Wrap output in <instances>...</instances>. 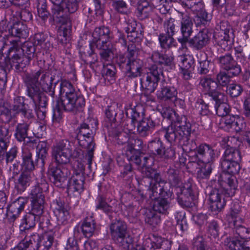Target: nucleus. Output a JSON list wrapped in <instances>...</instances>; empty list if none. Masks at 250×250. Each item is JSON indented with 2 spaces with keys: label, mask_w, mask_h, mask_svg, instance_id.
I'll return each instance as SVG.
<instances>
[{
  "label": "nucleus",
  "mask_w": 250,
  "mask_h": 250,
  "mask_svg": "<svg viewBox=\"0 0 250 250\" xmlns=\"http://www.w3.org/2000/svg\"><path fill=\"white\" fill-rule=\"evenodd\" d=\"M240 161L221 159L220 165L222 170L229 175H234L240 169ZM219 181V187L211 190L209 194L210 208L212 211H220L226 205L225 197L233 196L236 190L234 178L230 175L222 177Z\"/></svg>",
  "instance_id": "nucleus-1"
},
{
  "label": "nucleus",
  "mask_w": 250,
  "mask_h": 250,
  "mask_svg": "<svg viewBox=\"0 0 250 250\" xmlns=\"http://www.w3.org/2000/svg\"><path fill=\"white\" fill-rule=\"evenodd\" d=\"M72 150L71 142L68 140L60 141L52 148V157L58 165L50 166L48 175L50 181L56 187H62L67 181L69 171L61 165H66L69 162Z\"/></svg>",
  "instance_id": "nucleus-2"
},
{
  "label": "nucleus",
  "mask_w": 250,
  "mask_h": 250,
  "mask_svg": "<svg viewBox=\"0 0 250 250\" xmlns=\"http://www.w3.org/2000/svg\"><path fill=\"white\" fill-rule=\"evenodd\" d=\"M23 80L27 86L28 96L35 104L44 106L47 101L46 97L41 91L39 85L45 91L50 92L51 96L53 97L55 94L54 87L57 83H54L53 86L54 78L45 73L42 69L25 74Z\"/></svg>",
  "instance_id": "nucleus-3"
},
{
  "label": "nucleus",
  "mask_w": 250,
  "mask_h": 250,
  "mask_svg": "<svg viewBox=\"0 0 250 250\" xmlns=\"http://www.w3.org/2000/svg\"><path fill=\"white\" fill-rule=\"evenodd\" d=\"M10 42L12 46L8 50V57L11 67L18 72L24 71L35 56V45L32 42H26L21 47L19 41L12 40Z\"/></svg>",
  "instance_id": "nucleus-4"
},
{
  "label": "nucleus",
  "mask_w": 250,
  "mask_h": 250,
  "mask_svg": "<svg viewBox=\"0 0 250 250\" xmlns=\"http://www.w3.org/2000/svg\"><path fill=\"white\" fill-rule=\"evenodd\" d=\"M60 100L57 103L63 110L76 112L85 104L83 97L69 81L62 80L60 85Z\"/></svg>",
  "instance_id": "nucleus-5"
},
{
  "label": "nucleus",
  "mask_w": 250,
  "mask_h": 250,
  "mask_svg": "<svg viewBox=\"0 0 250 250\" xmlns=\"http://www.w3.org/2000/svg\"><path fill=\"white\" fill-rule=\"evenodd\" d=\"M148 70L149 72L141 75L140 79L141 88L148 94L155 91L163 74L162 68L156 64H152Z\"/></svg>",
  "instance_id": "nucleus-6"
},
{
  "label": "nucleus",
  "mask_w": 250,
  "mask_h": 250,
  "mask_svg": "<svg viewBox=\"0 0 250 250\" xmlns=\"http://www.w3.org/2000/svg\"><path fill=\"white\" fill-rule=\"evenodd\" d=\"M112 237L116 243L124 249H129L133 242V238L127 230L126 224L121 220H116L110 225Z\"/></svg>",
  "instance_id": "nucleus-7"
},
{
  "label": "nucleus",
  "mask_w": 250,
  "mask_h": 250,
  "mask_svg": "<svg viewBox=\"0 0 250 250\" xmlns=\"http://www.w3.org/2000/svg\"><path fill=\"white\" fill-rule=\"evenodd\" d=\"M117 63L128 77L134 78L141 76L144 66L142 60L134 57L125 58V55H120L117 57Z\"/></svg>",
  "instance_id": "nucleus-8"
},
{
  "label": "nucleus",
  "mask_w": 250,
  "mask_h": 250,
  "mask_svg": "<svg viewBox=\"0 0 250 250\" xmlns=\"http://www.w3.org/2000/svg\"><path fill=\"white\" fill-rule=\"evenodd\" d=\"M84 167L81 163L77 162L73 167V174L68 181L67 192L69 195L77 196L83 191Z\"/></svg>",
  "instance_id": "nucleus-9"
},
{
  "label": "nucleus",
  "mask_w": 250,
  "mask_h": 250,
  "mask_svg": "<svg viewBox=\"0 0 250 250\" xmlns=\"http://www.w3.org/2000/svg\"><path fill=\"white\" fill-rule=\"evenodd\" d=\"M188 123L186 118H183L181 120H177L175 122H172L166 129L165 137L166 139L171 144L179 145L184 138V128L186 127Z\"/></svg>",
  "instance_id": "nucleus-10"
},
{
  "label": "nucleus",
  "mask_w": 250,
  "mask_h": 250,
  "mask_svg": "<svg viewBox=\"0 0 250 250\" xmlns=\"http://www.w3.org/2000/svg\"><path fill=\"white\" fill-rule=\"evenodd\" d=\"M147 194L153 199L160 197H170L172 191L170 190L169 185L160 177V180L150 181Z\"/></svg>",
  "instance_id": "nucleus-11"
},
{
  "label": "nucleus",
  "mask_w": 250,
  "mask_h": 250,
  "mask_svg": "<svg viewBox=\"0 0 250 250\" xmlns=\"http://www.w3.org/2000/svg\"><path fill=\"white\" fill-rule=\"evenodd\" d=\"M220 67L231 76H237L241 72V68L230 53H227L216 59Z\"/></svg>",
  "instance_id": "nucleus-12"
},
{
  "label": "nucleus",
  "mask_w": 250,
  "mask_h": 250,
  "mask_svg": "<svg viewBox=\"0 0 250 250\" xmlns=\"http://www.w3.org/2000/svg\"><path fill=\"white\" fill-rule=\"evenodd\" d=\"M78 5V0H64L60 5L53 7V17L70 18V14L77 10Z\"/></svg>",
  "instance_id": "nucleus-13"
},
{
  "label": "nucleus",
  "mask_w": 250,
  "mask_h": 250,
  "mask_svg": "<svg viewBox=\"0 0 250 250\" xmlns=\"http://www.w3.org/2000/svg\"><path fill=\"white\" fill-rule=\"evenodd\" d=\"M118 136V143L127 144L126 150L130 153L134 154L136 151H139L144 148L143 141L133 134H125L120 133Z\"/></svg>",
  "instance_id": "nucleus-14"
},
{
  "label": "nucleus",
  "mask_w": 250,
  "mask_h": 250,
  "mask_svg": "<svg viewBox=\"0 0 250 250\" xmlns=\"http://www.w3.org/2000/svg\"><path fill=\"white\" fill-rule=\"evenodd\" d=\"M147 147L152 154L160 158H169L175 155V151L171 147L165 149L163 142L159 138L149 142Z\"/></svg>",
  "instance_id": "nucleus-15"
},
{
  "label": "nucleus",
  "mask_w": 250,
  "mask_h": 250,
  "mask_svg": "<svg viewBox=\"0 0 250 250\" xmlns=\"http://www.w3.org/2000/svg\"><path fill=\"white\" fill-rule=\"evenodd\" d=\"M200 85L202 86L203 91L205 94L214 98L222 99L224 94L219 92L217 82L210 77L206 76L201 78Z\"/></svg>",
  "instance_id": "nucleus-16"
},
{
  "label": "nucleus",
  "mask_w": 250,
  "mask_h": 250,
  "mask_svg": "<svg viewBox=\"0 0 250 250\" xmlns=\"http://www.w3.org/2000/svg\"><path fill=\"white\" fill-rule=\"evenodd\" d=\"M61 26L58 31V39L62 44H66L69 40L71 31L70 18L53 17Z\"/></svg>",
  "instance_id": "nucleus-17"
},
{
  "label": "nucleus",
  "mask_w": 250,
  "mask_h": 250,
  "mask_svg": "<svg viewBox=\"0 0 250 250\" xmlns=\"http://www.w3.org/2000/svg\"><path fill=\"white\" fill-rule=\"evenodd\" d=\"M171 245V241L154 235L146 239L143 242V245L146 250H170Z\"/></svg>",
  "instance_id": "nucleus-18"
},
{
  "label": "nucleus",
  "mask_w": 250,
  "mask_h": 250,
  "mask_svg": "<svg viewBox=\"0 0 250 250\" xmlns=\"http://www.w3.org/2000/svg\"><path fill=\"white\" fill-rule=\"evenodd\" d=\"M79 146L87 150L86 158L87 159L88 164L90 166L93 158L94 151L95 148V143L94 142V135L77 136Z\"/></svg>",
  "instance_id": "nucleus-19"
},
{
  "label": "nucleus",
  "mask_w": 250,
  "mask_h": 250,
  "mask_svg": "<svg viewBox=\"0 0 250 250\" xmlns=\"http://www.w3.org/2000/svg\"><path fill=\"white\" fill-rule=\"evenodd\" d=\"M210 36L208 29H203L188 41L189 46L196 50H201L209 42Z\"/></svg>",
  "instance_id": "nucleus-20"
},
{
  "label": "nucleus",
  "mask_w": 250,
  "mask_h": 250,
  "mask_svg": "<svg viewBox=\"0 0 250 250\" xmlns=\"http://www.w3.org/2000/svg\"><path fill=\"white\" fill-rule=\"evenodd\" d=\"M54 213L59 225H65L69 223L70 214L67 205L60 201L54 203Z\"/></svg>",
  "instance_id": "nucleus-21"
},
{
  "label": "nucleus",
  "mask_w": 250,
  "mask_h": 250,
  "mask_svg": "<svg viewBox=\"0 0 250 250\" xmlns=\"http://www.w3.org/2000/svg\"><path fill=\"white\" fill-rule=\"evenodd\" d=\"M27 203L26 198L20 197L9 205L7 208V215L9 219L15 220L23 210Z\"/></svg>",
  "instance_id": "nucleus-22"
},
{
  "label": "nucleus",
  "mask_w": 250,
  "mask_h": 250,
  "mask_svg": "<svg viewBox=\"0 0 250 250\" xmlns=\"http://www.w3.org/2000/svg\"><path fill=\"white\" fill-rule=\"evenodd\" d=\"M197 157L202 163H212L214 160V150L208 144H201L197 148Z\"/></svg>",
  "instance_id": "nucleus-23"
},
{
  "label": "nucleus",
  "mask_w": 250,
  "mask_h": 250,
  "mask_svg": "<svg viewBox=\"0 0 250 250\" xmlns=\"http://www.w3.org/2000/svg\"><path fill=\"white\" fill-rule=\"evenodd\" d=\"M93 37L97 42V46L107 44L112 39L113 35L107 27L102 26L96 28L93 33Z\"/></svg>",
  "instance_id": "nucleus-24"
},
{
  "label": "nucleus",
  "mask_w": 250,
  "mask_h": 250,
  "mask_svg": "<svg viewBox=\"0 0 250 250\" xmlns=\"http://www.w3.org/2000/svg\"><path fill=\"white\" fill-rule=\"evenodd\" d=\"M178 92L176 88L173 86L163 85L157 91L156 95L158 99L162 101H173L177 99Z\"/></svg>",
  "instance_id": "nucleus-25"
},
{
  "label": "nucleus",
  "mask_w": 250,
  "mask_h": 250,
  "mask_svg": "<svg viewBox=\"0 0 250 250\" xmlns=\"http://www.w3.org/2000/svg\"><path fill=\"white\" fill-rule=\"evenodd\" d=\"M180 19V31L181 34L191 36L193 32V22L191 18L186 13L178 11Z\"/></svg>",
  "instance_id": "nucleus-26"
},
{
  "label": "nucleus",
  "mask_w": 250,
  "mask_h": 250,
  "mask_svg": "<svg viewBox=\"0 0 250 250\" xmlns=\"http://www.w3.org/2000/svg\"><path fill=\"white\" fill-rule=\"evenodd\" d=\"M115 107L113 106H108L105 110V114L106 118L104 120V126L107 127L109 132L114 135H119V131L114 128L116 126L115 122V116L117 114L114 110Z\"/></svg>",
  "instance_id": "nucleus-27"
},
{
  "label": "nucleus",
  "mask_w": 250,
  "mask_h": 250,
  "mask_svg": "<svg viewBox=\"0 0 250 250\" xmlns=\"http://www.w3.org/2000/svg\"><path fill=\"white\" fill-rule=\"evenodd\" d=\"M155 125V123L151 119L144 118L138 122L137 131L140 136L146 137L152 133Z\"/></svg>",
  "instance_id": "nucleus-28"
},
{
  "label": "nucleus",
  "mask_w": 250,
  "mask_h": 250,
  "mask_svg": "<svg viewBox=\"0 0 250 250\" xmlns=\"http://www.w3.org/2000/svg\"><path fill=\"white\" fill-rule=\"evenodd\" d=\"M191 127L190 123H188L186 127L184 128V138L179 144L185 152H190L195 149L197 150L198 147L196 146L195 142L189 139L191 130Z\"/></svg>",
  "instance_id": "nucleus-29"
},
{
  "label": "nucleus",
  "mask_w": 250,
  "mask_h": 250,
  "mask_svg": "<svg viewBox=\"0 0 250 250\" xmlns=\"http://www.w3.org/2000/svg\"><path fill=\"white\" fill-rule=\"evenodd\" d=\"M21 237L24 238L19 243L15 248L17 250H25L29 245L37 243L39 241L41 237L37 233H34L30 231L25 232V234H21Z\"/></svg>",
  "instance_id": "nucleus-30"
},
{
  "label": "nucleus",
  "mask_w": 250,
  "mask_h": 250,
  "mask_svg": "<svg viewBox=\"0 0 250 250\" xmlns=\"http://www.w3.org/2000/svg\"><path fill=\"white\" fill-rule=\"evenodd\" d=\"M8 32L12 36L19 38H26L29 33L27 26L21 21L13 23L8 29Z\"/></svg>",
  "instance_id": "nucleus-31"
},
{
  "label": "nucleus",
  "mask_w": 250,
  "mask_h": 250,
  "mask_svg": "<svg viewBox=\"0 0 250 250\" xmlns=\"http://www.w3.org/2000/svg\"><path fill=\"white\" fill-rule=\"evenodd\" d=\"M150 59L155 63L154 64L157 65L158 67L162 65L170 67L174 66L173 58L172 56L161 54L157 51L152 52Z\"/></svg>",
  "instance_id": "nucleus-32"
},
{
  "label": "nucleus",
  "mask_w": 250,
  "mask_h": 250,
  "mask_svg": "<svg viewBox=\"0 0 250 250\" xmlns=\"http://www.w3.org/2000/svg\"><path fill=\"white\" fill-rule=\"evenodd\" d=\"M38 218L31 213L26 214L21 220L20 226V234H25V232L30 231V229L35 226Z\"/></svg>",
  "instance_id": "nucleus-33"
},
{
  "label": "nucleus",
  "mask_w": 250,
  "mask_h": 250,
  "mask_svg": "<svg viewBox=\"0 0 250 250\" xmlns=\"http://www.w3.org/2000/svg\"><path fill=\"white\" fill-rule=\"evenodd\" d=\"M48 150L46 142L40 141L36 147V154L37 157L36 165L41 167L44 166L45 160L48 156Z\"/></svg>",
  "instance_id": "nucleus-34"
},
{
  "label": "nucleus",
  "mask_w": 250,
  "mask_h": 250,
  "mask_svg": "<svg viewBox=\"0 0 250 250\" xmlns=\"http://www.w3.org/2000/svg\"><path fill=\"white\" fill-rule=\"evenodd\" d=\"M12 109L17 113H21L25 117L28 119H31L34 117L32 111L26 109L23 97H16L14 99Z\"/></svg>",
  "instance_id": "nucleus-35"
},
{
  "label": "nucleus",
  "mask_w": 250,
  "mask_h": 250,
  "mask_svg": "<svg viewBox=\"0 0 250 250\" xmlns=\"http://www.w3.org/2000/svg\"><path fill=\"white\" fill-rule=\"evenodd\" d=\"M168 198L160 197L157 198H153L152 208L153 210L159 213H167L170 207V203L167 200Z\"/></svg>",
  "instance_id": "nucleus-36"
},
{
  "label": "nucleus",
  "mask_w": 250,
  "mask_h": 250,
  "mask_svg": "<svg viewBox=\"0 0 250 250\" xmlns=\"http://www.w3.org/2000/svg\"><path fill=\"white\" fill-rule=\"evenodd\" d=\"M31 123V122L28 120L26 122L23 121L22 123L17 124L14 134V136L17 141L22 142L24 141L25 139L27 138V132Z\"/></svg>",
  "instance_id": "nucleus-37"
},
{
  "label": "nucleus",
  "mask_w": 250,
  "mask_h": 250,
  "mask_svg": "<svg viewBox=\"0 0 250 250\" xmlns=\"http://www.w3.org/2000/svg\"><path fill=\"white\" fill-rule=\"evenodd\" d=\"M98 123L94 119H91L89 121V124L83 123L77 129V136H88L94 135L93 130H95L97 127Z\"/></svg>",
  "instance_id": "nucleus-38"
},
{
  "label": "nucleus",
  "mask_w": 250,
  "mask_h": 250,
  "mask_svg": "<svg viewBox=\"0 0 250 250\" xmlns=\"http://www.w3.org/2000/svg\"><path fill=\"white\" fill-rule=\"evenodd\" d=\"M31 180V174L28 171L21 173L19 178L15 182V188L20 192H23L29 186Z\"/></svg>",
  "instance_id": "nucleus-39"
},
{
  "label": "nucleus",
  "mask_w": 250,
  "mask_h": 250,
  "mask_svg": "<svg viewBox=\"0 0 250 250\" xmlns=\"http://www.w3.org/2000/svg\"><path fill=\"white\" fill-rule=\"evenodd\" d=\"M215 102V108L216 114L218 116L226 117L229 112V105L225 102L226 101V96L224 94L223 98L222 99H218V98L213 99Z\"/></svg>",
  "instance_id": "nucleus-40"
},
{
  "label": "nucleus",
  "mask_w": 250,
  "mask_h": 250,
  "mask_svg": "<svg viewBox=\"0 0 250 250\" xmlns=\"http://www.w3.org/2000/svg\"><path fill=\"white\" fill-rule=\"evenodd\" d=\"M81 228L83 234L86 237L92 236L96 228V223L93 217L89 216L85 217Z\"/></svg>",
  "instance_id": "nucleus-41"
},
{
  "label": "nucleus",
  "mask_w": 250,
  "mask_h": 250,
  "mask_svg": "<svg viewBox=\"0 0 250 250\" xmlns=\"http://www.w3.org/2000/svg\"><path fill=\"white\" fill-rule=\"evenodd\" d=\"M223 160L229 161H241V155L240 151L237 148L230 146L228 144L224 154L221 158Z\"/></svg>",
  "instance_id": "nucleus-42"
},
{
  "label": "nucleus",
  "mask_w": 250,
  "mask_h": 250,
  "mask_svg": "<svg viewBox=\"0 0 250 250\" xmlns=\"http://www.w3.org/2000/svg\"><path fill=\"white\" fill-rule=\"evenodd\" d=\"M230 224L234 227L233 232L235 237H239L242 239H250V229L237 224L236 221L231 222Z\"/></svg>",
  "instance_id": "nucleus-43"
},
{
  "label": "nucleus",
  "mask_w": 250,
  "mask_h": 250,
  "mask_svg": "<svg viewBox=\"0 0 250 250\" xmlns=\"http://www.w3.org/2000/svg\"><path fill=\"white\" fill-rule=\"evenodd\" d=\"M164 29L167 35L169 37H172L179 30L177 21L172 18H169L164 22Z\"/></svg>",
  "instance_id": "nucleus-44"
},
{
  "label": "nucleus",
  "mask_w": 250,
  "mask_h": 250,
  "mask_svg": "<svg viewBox=\"0 0 250 250\" xmlns=\"http://www.w3.org/2000/svg\"><path fill=\"white\" fill-rule=\"evenodd\" d=\"M152 4L161 14H167L169 10L170 4L177 0H150Z\"/></svg>",
  "instance_id": "nucleus-45"
},
{
  "label": "nucleus",
  "mask_w": 250,
  "mask_h": 250,
  "mask_svg": "<svg viewBox=\"0 0 250 250\" xmlns=\"http://www.w3.org/2000/svg\"><path fill=\"white\" fill-rule=\"evenodd\" d=\"M54 237L51 234H45L37 243V250H49L52 245Z\"/></svg>",
  "instance_id": "nucleus-46"
},
{
  "label": "nucleus",
  "mask_w": 250,
  "mask_h": 250,
  "mask_svg": "<svg viewBox=\"0 0 250 250\" xmlns=\"http://www.w3.org/2000/svg\"><path fill=\"white\" fill-rule=\"evenodd\" d=\"M167 178L169 184L176 188L182 185L181 178L179 176V171L178 170L169 168L167 172Z\"/></svg>",
  "instance_id": "nucleus-47"
},
{
  "label": "nucleus",
  "mask_w": 250,
  "mask_h": 250,
  "mask_svg": "<svg viewBox=\"0 0 250 250\" xmlns=\"http://www.w3.org/2000/svg\"><path fill=\"white\" fill-rule=\"evenodd\" d=\"M225 245L229 250H246V242L235 238H227Z\"/></svg>",
  "instance_id": "nucleus-48"
},
{
  "label": "nucleus",
  "mask_w": 250,
  "mask_h": 250,
  "mask_svg": "<svg viewBox=\"0 0 250 250\" xmlns=\"http://www.w3.org/2000/svg\"><path fill=\"white\" fill-rule=\"evenodd\" d=\"M181 5L185 8L190 9L194 13L200 11L204 8L202 0H187Z\"/></svg>",
  "instance_id": "nucleus-49"
},
{
  "label": "nucleus",
  "mask_w": 250,
  "mask_h": 250,
  "mask_svg": "<svg viewBox=\"0 0 250 250\" xmlns=\"http://www.w3.org/2000/svg\"><path fill=\"white\" fill-rule=\"evenodd\" d=\"M178 60L182 69H191L194 67V60L192 56L180 55L178 57Z\"/></svg>",
  "instance_id": "nucleus-50"
},
{
  "label": "nucleus",
  "mask_w": 250,
  "mask_h": 250,
  "mask_svg": "<svg viewBox=\"0 0 250 250\" xmlns=\"http://www.w3.org/2000/svg\"><path fill=\"white\" fill-rule=\"evenodd\" d=\"M191 243L194 250H212L207 242L201 235H198L194 237Z\"/></svg>",
  "instance_id": "nucleus-51"
},
{
  "label": "nucleus",
  "mask_w": 250,
  "mask_h": 250,
  "mask_svg": "<svg viewBox=\"0 0 250 250\" xmlns=\"http://www.w3.org/2000/svg\"><path fill=\"white\" fill-rule=\"evenodd\" d=\"M176 220V230L181 231L182 233L187 230L188 226L185 218V213L183 212H177L175 214Z\"/></svg>",
  "instance_id": "nucleus-52"
},
{
  "label": "nucleus",
  "mask_w": 250,
  "mask_h": 250,
  "mask_svg": "<svg viewBox=\"0 0 250 250\" xmlns=\"http://www.w3.org/2000/svg\"><path fill=\"white\" fill-rule=\"evenodd\" d=\"M194 13L196 14V16L194 20L197 25H206L211 19V16L208 14L204 8L200 11Z\"/></svg>",
  "instance_id": "nucleus-53"
},
{
  "label": "nucleus",
  "mask_w": 250,
  "mask_h": 250,
  "mask_svg": "<svg viewBox=\"0 0 250 250\" xmlns=\"http://www.w3.org/2000/svg\"><path fill=\"white\" fill-rule=\"evenodd\" d=\"M234 37V34L231 33L229 35L219 36L217 43L223 49L229 50L233 43Z\"/></svg>",
  "instance_id": "nucleus-54"
},
{
  "label": "nucleus",
  "mask_w": 250,
  "mask_h": 250,
  "mask_svg": "<svg viewBox=\"0 0 250 250\" xmlns=\"http://www.w3.org/2000/svg\"><path fill=\"white\" fill-rule=\"evenodd\" d=\"M80 53L82 55L83 54L85 55L86 61L89 62L91 67L97 61L96 56L91 48L90 44L85 46L84 48L81 47L80 49Z\"/></svg>",
  "instance_id": "nucleus-55"
},
{
  "label": "nucleus",
  "mask_w": 250,
  "mask_h": 250,
  "mask_svg": "<svg viewBox=\"0 0 250 250\" xmlns=\"http://www.w3.org/2000/svg\"><path fill=\"white\" fill-rule=\"evenodd\" d=\"M161 114L164 118L168 119L172 122H175L177 120H181L183 118H186L185 116H179L173 109L170 107H164L161 111Z\"/></svg>",
  "instance_id": "nucleus-56"
},
{
  "label": "nucleus",
  "mask_w": 250,
  "mask_h": 250,
  "mask_svg": "<svg viewBox=\"0 0 250 250\" xmlns=\"http://www.w3.org/2000/svg\"><path fill=\"white\" fill-rule=\"evenodd\" d=\"M96 209L102 210L105 213L110 212L112 210V207L107 204L105 198L102 195H99L96 200Z\"/></svg>",
  "instance_id": "nucleus-57"
},
{
  "label": "nucleus",
  "mask_w": 250,
  "mask_h": 250,
  "mask_svg": "<svg viewBox=\"0 0 250 250\" xmlns=\"http://www.w3.org/2000/svg\"><path fill=\"white\" fill-rule=\"evenodd\" d=\"M32 209L31 213L39 217L44 209V200H31Z\"/></svg>",
  "instance_id": "nucleus-58"
},
{
  "label": "nucleus",
  "mask_w": 250,
  "mask_h": 250,
  "mask_svg": "<svg viewBox=\"0 0 250 250\" xmlns=\"http://www.w3.org/2000/svg\"><path fill=\"white\" fill-rule=\"evenodd\" d=\"M203 163V166L197 172V177L200 179H208L212 172V163Z\"/></svg>",
  "instance_id": "nucleus-59"
},
{
  "label": "nucleus",
  "mask_w": 250,
  "mask_h": 250,
  "mask_svg": "<svg viewBox=\"0 0 250 250\" xmlns=\"http://www.w3.org/2000/svg\"><path fill=\"white\" fill-rule=\"evenodd\" d=\"M238 117L228 115L222 120V127L227 131H233L236 120Z\"/></svg>",
  "instance_id": "nucleus-60"
},
{
  "label": "nucleus",
  "mask_w": 250,
  "mask_h": 250,
  "mask_svg": "<svg viewBox=\"0 0 250 250\" xmlns=\"http://www.w3.org/2000/svg\"><path fill=\"white\" fill-rule=\"evenodd\" d=\"M159 41L160 46L162 48L167 49L171 46H175L176 43L175 40L172 37H169L167 35L161 34L159 36Z\"/></svg>",
  "instance_id": "nucleus-61"
},
{
  "label": "nucleus",
  "mask_w": 250,
  "mask_h": 250,
  "mask_svg": "<svg viewBox=\"0 0 250 250\" xmlns=\"http://www.w3.org/2000/svg\"><path fill=\"white\" fill-rule=\"evenodd\" d=\"M12 119L11 110L7 104H0V120L2 123H8Z\"/></svg>",
  "instance_id": "nucleus-62"
},
{
  "label": "nucleus",
  "mask_w": 250,
  "mask_h": 250,
  "mask_svg": "<svg viewBox=\"0 0 250 250\" xmlns=\"http://www.w3.org/2000/svg\"><path fill=\"white\" fill-rule=\"evenodd\" d=\"M37 9L39 17L44 21L47 20L49 12L47 10L46 0H38Z\"/></svg>",
  "instance_id": "nucleus-63"
},
{
  "label": "nucleus",
  "mask_w": 250,
  "mask_h": 250,
  "mask_svg": "<svg viewBox=\"0 0 250 250\" xmlns=\"http://www.w3.org/2000/svg\"><path fill=\"white\" fill-rule=\"evenodd\" d=\"M112 6L118 12L127 15L130 13V10L127 7V5L123 0H114L113 1Z\"/></svg>",
  "instance_id": "nucleus-64"
}]
</instances>
